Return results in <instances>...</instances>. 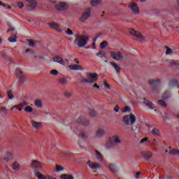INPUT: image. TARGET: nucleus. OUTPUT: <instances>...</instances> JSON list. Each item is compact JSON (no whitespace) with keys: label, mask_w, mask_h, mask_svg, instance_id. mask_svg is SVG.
<instances>
[{"label":"nucleus","mask_w":179,"mask_h":179,"mask_svg":"<svg viewBox=\"0 0 179 179\" xmlns=\"http://www.w3.org/2000/svg\"><path fill=\"white\" fill-rule=\"evenodd\" d=\"M98 75L96 73H90L87 74V79L82 78V83L92 85L97 82Z\"/></svg>","instance_id":"f257e3e1"},{"label":"nucleus","mask_w":179,"mask_h":179,"mask_svg":"<svg viewBox=\"0 0 179 179\" xmlns=\"http://www.w3.org/2000/svg\"><path fill=\"white\" fill-rule=\"evenodd\" d=\"M89 38L84 35H77L76 39H74V43L78 45V48H83L88 43Z\"/></svg>","instance_id":"f03ea898"},{"label":"nucleus","mask_w":179,"mask_h":179,"mask_svg":"<svg viewBox=\"0 0 179 179\" xmlns=\"http://www.w3.org/2000/svg\"><path fill=\"white\" fill-rule=\"evenodd\" d=\"M122 121L125 125L131 126L136 122V117L133 115H127L123 116Z\"/></svg>","instance_id":"7ed1b4c3"},{"label":"nucleus","mask_w":179,"mask_h":179,"mask_svg":"<svg viewBox=\"0 0 179 179\" xmlns=\"http://www.w3.org/2000/svg\"><path fill=\"white\" fill-rule=\"evenodd\" d=\"M110 57L117 62H122L124 57H122L121 52H110Z\"/></svg>","instance_id":"20e7f679"},{"label":"nucleus","mask_w":179,"mask_h":179,"mask_svg":"<svg viewBox=\"0 0 179 179\" xmlns=\"http://www.w3.org/2000/svg\"><path fill=\"white\" fill-rule=\"evenodd\" d=\"M9 32H11V36L8 38V41H10V43H16L17 36H16V31H15L14 27H11L10 29L7 30V33Z\"/></svg>","instance_id":"39448f33"},{"label":"nucleus","mask_w":179,"mask_h":179,"mask_svg":"<svg viewBox=\"0 0 179 179\" xmlns=\"http://www.w3.org/2000/svg\"><path fill=\"white\" fill-rule=\"evenodd\" d=\"M130 34L132 36H136L137 41L143 42V40H145V37H143L140 32L136 31L134 29H131Z\"/></svg>","instance_id":"423d86ee"},{"label":"nucleus","mask_w":179,"mask_h":179,"mask_svg":"<svg viewBox=\"0 0 179 179\" xmlns=\"http://www.w3.org/2000/svg\"><path fill=\"white\" fill-rule=\"evenodd\" d=\"M31 167L35 170H40L43 169V164L38 160L31 161Z\"/></svg>","instance_id":"0eeeda50"},{"label":"nucleus","mask_w":179,"mask_h":179,"mask_svg":"<svg viewBox=\"0 0 179 179\" xmlns=\"http://www.w3.org/2000/svg\"><path fill=\"white\" fill-rule=\"evenodd\" d=\"M77 123L83 124L84 127L90 125V122L87 120L85 116H80L77 119Z\"/></svg>","instance_id":"6e6552de"},{"label":"nucleus","mask_w":179,"mask_h":179,"mask_svg":"<svg viewBox=\"0 0 179 179\" xmlns=\"http://www.w3.org/2000/svg\"><path fill=\"white\" fill-rule=\"evenodd\" d=\"M129 7H130L131 11H132V13H134V15H138L140 13L136 3H131V5L129 6Z\"/></svg>","instance_id":"1a4fd4ad"},{"label":"nucleus","mask_w":179,"mask_h":179,"mask_svg":"<svg viewBox=\"0 0 179 179\" xmlns=\"http://www.w3.org/2000/svg\"><path fill=\"white\" fill-rule=\"evenodd\" d=\"M16 76L17 77V79H19L20 84H22L25 82V77L20 70L16 69Z\"/></svg>","instance_id":"9d476101"},{"label":"nucleus","mask_w":179,"mask_h":179,"mask_svg":"<svg viewBox=\"0 0 179 179\" xmlns=\"http://www.w3.org/2000/svg\"><path fill=\"white\" fill-rule=\"evenodd\" d=\"M49 27L58 31L59 33H63V31H64V30L62 29V28H60L59 25H58L55 22L49 23Z\"/></svg>","instance_id":"9b49d317"},{"label":"nucleus","mask_w":179,"mask_h":179,"mask_svg":"<svg viewBox=\"0 0 179 179\" xmlns=\"http://www.w3.org/2000/svg\"><path fill=\"white\" fill-rule=\"evenodd\" d=\"M59 11H64L68 8V4L64 2L59 3L55 6Z\"/></svg>","instance_id":"f8f14e48"},{"label":"nucleus","mask_w":179,"mask_h":179,"mask_svg":"<svg viewBox=\"0 0 179 179\" xmlns=\"http://www.w3.org/2000/svg\"><path fill=\"white\" fill-rule=\"evenodd\" d=\"M91 16V10L88 9L84 12V13L80 17V20L82 22H85Z\"/></svg>","instance_id":"ddd939ff"},{"label":"nucleus","mask_w":179,"mask_h":179,"mask_svg":"<svg viewBox=\"0 0 179 179\" xmlns=\"http://www.w3.org/2000/svg\"><path fill=\"white\" fill-rule=\"evenodd\" d=\"M141 156L143 159L146 161H149L151 158H152V152L150 151H145L141 153Z\"/></svg>","instance_id":"4468645a"},{"label":"nucleus","mask_w":179,"mask_h":179,"mask_svg":"<svg viewBox=\"0 0 179 179\" xmlns=\"http://www.w3.org/2000/svg\"><path fill=\"white\" fill-rule=\"evenodd\" d=\"M120 143L121 141H120V138L118 137V136H115L112 137V138H110V143L112 145H116L120 144Z\"/></svg>","instance_id":"2eb2a0df"},{"label":"nucleus","mask_w":179,"mask_h":179,"mask_svg":"<svg viewBox=\"0 0 179 179\" xmlns=\"http://www.w3.org/2000/svg\"><path fill=\"white\" fill-rule=\"evenodd\" d=\"M52 62L59 64L60 65L64 66V62L63 61V58L60 57V56H55L52 57Z\"/></svg>","instance_id":"dca6fc26"},{"label":"nucleus","mask_w":179,"mask_h":179,"mask_svg":"<svg viewBox=\"0 0 179 179\" xmlns=\"http://www.w3.org/2000/svg\"><path fill=\"white\" fill-rule=\"evenodd\" d=\"M71 71H83V69L78 64H71L68 66Z\"/></svg>","instance_id":"f3484780"},{"label":"nucleus","mask_w":179,"mask_h":179,"mask_svg":"<svg viewBox=\"0 0 179 179\" xmlns=\"http://www.w3.org/2000/svg\"><path fill=\"white\" fill-rule=\"evenodd\" d=\"M87 165H88V167L91 169H99V163H94L91 162V161H88L87 162Z\"/></svg>","instance_id":"a211bd4d"},{"label":"nucleus","mask_w":179,"mask_h":179,"mask_svg":"<svg viewBox=\"0 0 179 179\" xmlns=\"http://www.w3.org/2000/svg\"><path fill=\"white\" fill-rule=\"evenodd\" d=\"M96 136L98 138H102L104 136V129L103 128H99L96 131Z\"/></svg>","instance_id":"6ab92c4d"},{"label":"nucleus","mask_w":179,"mask_h":179,"mask_svg":"<svg viewBox=\"0 0 179 179\" xmlns=\"http://www.w3.org/2000/svg\"><path fill=\"white\" fill-rule=\"evenodd\" d=\"M30 123L31 124V126H33L34 129H39L40 127H41L42 126L41 122H38L33 120L30 122Z\"/></svg>","instance_id":"aec40b11"},{"label":"nucleus","mask_w":179,"mask_h":179,"mask_svg":"<svg viewBox=\"0 0 179 179\" xmlns=\"http://www.w3.org/2000/svg\"><path fill=\"white\" fill-rule=\"evenodd\" d=\"M27 103L26 101H23L19 103V105H16L13 106V108H10V110H13L14 108L17 109V108H24L27 106Z\"/></svg>","instance_id":"412c9836"},{"label":"nucleus","mask_w":179,"mask_h":179,"mask_svg":"<svg viewBox=\"0 0 179 179\" xmlns=\"http://www.w3.org/2000/svg\"><path fill=\"white\" fill-rule=\"evenodd\" d=\"M34 105L35 106V107H36L38 108H43V102L41 101V99L35 100V101L34 102Z\"/></svg>","instance_id":"4be33fe9"},{"label":"nucleus","mask_w":179,"mask_h":179,"mask_svg":"<svg viewBox=\"0 0 179 179\" xmlns=\"http://www.w3.org/2000/svg\"><path fill=\"white\" fill-rule=\"evenodd\" d=\"M12 155L10 153H7L6 155H5V157H3V159H2V162L3 163H8L10 160L12 159Z\"/></svg>","instance_id":"5701e85b"},{"label":"nucleus","mask_w":179,"mask_h":179,"mask_svg":"<svg viewBox=\"0 0 179 179\" xmlns=\"http://www.w3.org/2000/svg\"><path fill=\"white\" fill-rule=\"evenodd\" d=\"M151 134L156 137H159L161 136L160 131L156 128H154L152 130H151Z\"/></svg>","instance_id":"b1692460"},{"label":"nucleus","mask_w":179,"mask_h":179,"mask_svg":"<svg viewBox=\"0 0 179 179\" xmlns=\"http://www.w3.org/2000/svg\"><path fill=\"white\" fill-rule=\"evenodd\" d=\"M161 80L159 79H151L149 80V85H159L160 84Z\"/></svg>","instance_id":"393cba45"},{"label":"nucleus","mask_w":179,"mask_h":179,"mask_svg":"<svg viewBox=\"0 0 179 179\" xmlns=\"http://www.w3.org/2000/svg\"><path fill=\"white\" fill-rule=\"evenodd\" d=\"M143 101H145V102H143V103L145 105H146V106H148V108H149L150 110H153L154 109V106H152V103L148 102V101L146 100V99H145V98H143Z\"/></svg>","instance_id":"a878e982"},{"label":"nucleus","mask_w":179,"mask_h":179,"mask_svg":"<svg viewBox=\"0 0 179 179\" xmlns=\"http://www.w3.org/2000/svg\"><path fill=\"white\" fill-rule=\"evenodd\" d=\"M89 115L92 118H95L97 117V113L92 109L89 110Z\"/></svg>","instance_id":"bb28decb"},{"label":"nucleus","mask_w":179,"mask_h":179,"mask_svg":"<svg viewBox=\"0 0 179 179\" xmlns=\"http://www.w3.org/2000/svg\"><path fill=\"white\" fill-rule=\"evenodd\" d=\"M96 157L100 162H102L103 161V157H102V155H101V153H99L97 150H96Z\"/></svg>","instance_id":"cd10ccee"},{"label":"nucleus","mask_w":179,"mask_h":179,"mask_svg":"<svg viewBox=\"0 0 179 179\" xmlns=\"http://www.w3.org/2000/svg\"><path fill=\"white\" fill-rule=\"evenodd\" d=\"M169 154L171 155H176L179 157V150L173 149L169 152Z\"/></svg>","instance_id":"c85d7f7f"},{"label":"nucleus","mask_w":179,"mask_h":179,"mask_svg":"<svg viewBox=\"0 0 179 179\" xmlns=\"http://www.w3.org/2000/svg\"><path fill=\"white\" fill-rule=\"evenodd\" d=\"M36 6V2H34L30 5H27V8H29V11H33L35 10V6Z\"/></svg>","instance_id":"c756f323"},{"label":"nucleus","mask_w":179,"mask_h":179,"mask_svg":"<svg viewBox=\"0 0 179 179\" xmlns=\"http://www.w3.org/2000/svg\"><path fill=\"white\" fill-rule=\"evenodd\" d=\"M59 83H60V85H62V86H66L68 81L66 80V78H63L59 80Z\"/></svg>","instance_id":"7c9ffc66"},{"label":"nucleus","mask_w":179,"mask_h":179,"mask_svg":"<svg viewBox=\"0 0 179 179\" xmlns=\"http://www.w3.org/2000/svg\"><path fill=\"white\" fill-rule=\"evenodd\" d=\"M170 65L176 68L179 67V60H173L170 62Z\"/></svg>","instance_id":"2f4dec72"},{"label":"nucleus","mask_w":179,"mask_h":179,"mask_svg":"<svg viewBox=\"0 0 179 179\" xmlns=\"http://www.w3.org/2000/svg\"><path fill=\"white\" fill-rule=\"evenodd\" d=\"M13 169L15 171H19L20 169V165L17 162H14V164H13Z\"/></svg>","instance_id":"473e14b6"},{"label":"nucleus","mask_w":179,"mask_h":179,"mask_svg":"<svg viewBox=\"0 0 179 179\" xmlns=\"http://www.w3.org/2000/svg\"><path fill=\"white\" fill-rule=\"evenodd\" d=\"M60 178L62 179H73L72 175L63 174L60 176Z\"/></svg>","instance_id":"72a5a7b5"},{"label":"nucleus","mask_w":179,"mask_h":179,"mask_svg":"<svg viewBox=\"0 0 179 179\" xmlns=\"http://www.w3.org/2000/svg\"><path fill=\"white\" fill-rule=\"evenodd\" d=\"M35 176H36L38 179H48L47 177L44 176V175L40 173L39 172L36 173V174H35Z\"/></svg>","instance_id":"f704fd0d"},{"label":"nucleus","mask_w":179,"mask_h":179,"mask_svg":"<svg viewBox=\"0 0 179 179\" xmlns=\"http://www.w3.org/2000/svg\"><path fill=\"white\" fill-rule=\"evenodd\" d=\"M7 96H8V100L14 99V95L13 94V92L10 90L7 91Z\"/></svg>","instance_id":"c9c22d12"},{"label":"nucleus","mask_w":179,"mask_h":179,"mask_svg":"<svg viewBox=\"0 0 179 179\" xmlns=\"http://www.w3.org/2000/svg\"><path fill=\"white\" fill-rule=\"evenodd\" d=\"M110 66H112V67L115 69V71H116V72H120V67H118V65H117V64L111 62Z\"/></svg>","instance_id":"e433bc0d"},{"label":"nucleus","mask_w":179,"mask_h":179,"mask_svg":"<svg viewBox=\"0 0 179 179\" xmlns=\"http://www.w3.org/2000/svg\"><path fill=\"white\" fill-rule=\"evenodd\" d=\"M99 0H92L91 1V6L93 7H96V6H99Z\"/></svg>","instance_id":"4c0bfd02"},{"label":"nucleus","mask_w":179,"mask_h":179,"mask_svg":"<svg viewBox=\"0 0 179 179\" xmlns=\"http://www.w3.org/2000/svg\"><path fill=\"white\" fill-rule=\"evenodd\" d=\"M106 52H104L103 51H101L97 53V57L99 58H104L106 57Z\"/></svg>","instance_id":"58836bf2"},{"label":"nucleus","mask_w":179,"mask_h":179,"mask_svg":"<svg viewBox=\"0 0 179 179\" xmlns=\"http://www.w3.org/2000/svg\"><path fill=\"white\" fill-rule=\"evenodd\" d=\"M77 135H78L82 139H86L87 138V134L84 131H81L80 134H78V133L76 132Z\"/></svg>","instance_id":"ea45409f"},{"label":"nucleus","mask_w":179,"mask_h":179,"mask_svg":"<svg viewBox=\"0 0 179 179\" xmlns=\"http://www.w3.org/2000/svg\"><path fill=\"white\" fill-rule=\"evenodd\" d=\"M24 110L27 113H32L33 112V108L31 106H27L24 108Z\"/></svg>","instance_id":"a19ab883"},{"label":"nucleus","mask_w":179,"mask_h":179,"mask_svg":"<svg viewBox=\"0 0 179 179\" xmlns=\"http://www.w3.org/2000/svg\"><path fill=\"white\" fill-rule=\"evenodd\" d=\"M157 103L164 108H166V103L163 100L157 101Z\"/></svg>","instance_id":"79ce46f5"},{"label":"nucleus","mask_w":179,"mask_h":179,"mask_svg":"<svg viewBox=\"0 0 179 179\" xmlns=\"http://www.w3.org/2000/svg\"><path fill=\"white\" fill-rule=\"evenodd\" d=\"M131 112V108L129 106H124L123 108L122 113H130Z\"/></svg>","instance_id":"37998d69"},{"label":"nucleus","mask_w":179,"mask_h":179,"mask_svg":"<svg viewBox=\"0 0 179 179\" xmlns=\"http://www.w3.org/2000/svg\"><path fill=\"white\" fill-rule=\"evenodd\" d=\"M63 170H64V169L59 165H57L56 166V170H55V172L58 173V172H60V171H62Z\"/></svg>","instance_id":"c03bdc74"},{"label":"nucleus","mask_w":179,"mask_h":179,"mask_svg":"<svg viewBox=\"0 0 179 179\" xmlns=\"http://www.w3.org/2000/svg\"><path fill=\"white\" fill-rule=\"evenodd\" d=\"M109 169H110V171H111L112 173H116V171H117V170H116V166H115L114 165H110V166H109Z\"/></svg>","instance_id":"a18cd8bd"},{"label":"nucleus","mask_w":179,"mask_h":179,"mask_svg":"<svg viewBox=\"0 0 179 179\" xmlns=\"http://www.w3.org/2000/svg\"><path fill=\"white\" fill-rule=\"evenodd\" d=\"M108 43L107 41H103L101 43L100 48L102 49H104L106 47H107Z\"/></svg>","instance_id":"49530a36"},{"label":"nucleus","mask_w":179,"mask_h":179,"mask_svg":"<svg viewBox=\"0 0 179 179\" xmlns=\"http://www.w3.org/2000/svg\"><path fill=\"white\" fill-rule=\"evenodd\" d=\"M64 96H66L68 99L72 97V92H66V93H64Z\"/></svg>","instance_id":"de8ad7c7"},{"label":"nucleus","mask_w":179,"mask_h":179,"mask_svg":"<svg viewBox=\"0 0 179 179\" xmlns=\"http://www.w3.org/2000/svg\"><path fill=\"white\" fill-rule=\"evenodd\" d=\"M166 55H171V53L173 52V50L169 48L168 47H166Z\"/></svg>","instance_id":"09e8293b"},{"label":"nucleus","mask_w":179,"mask_h":179,"mask_svg":"<svg viewBox=\"0 0 179 179\" xmlns=\"http://www.w3.org/2000/svg\"><path fill=\"white\" fill-rule=\"evenodd\" d=\"M102 35V34H99L96 35V37L94 38H93V44L94 45V43H96V41H97V39H99V38Z\"/></svg>","instance_id":"8fccbe9b"},{"label":"nucleus","mask_w":179,"mask_h":179,"mask_svg":"<svg viewBox=\"0 0 179 179\" xmlns=\"http://www.w3.org/2000/svg\"><path fill=\"white\" fill-rule=\"evenodd\" d=\"M66 34H68V36H72L73 35V31L71 29L68 28L66 29Z\"/></svg>","instance_id":"3c124183"},{"label":"nucleus","mask_w":179,"mask_h":179,"mask_svg":"<svg viewBox=\"0 0 179 179\" xmlns=\"http://www.w3.org/2000/svg\"><path fill=\"white\" fill-rule=\"evenodd\" d=\"M50 74H52V76H57L58 75V71L52 70V71H50Z\"/></svg>","instance_id":"603ef678"},{"label":"nucleus","mask_w":179,"mask_h":179,"mask_svg":"<svg viewBox=\"0 0 179 179\" xmlns=\"http://www.w3.org/2000/svg\"><path fill=\"white\" fill-rule=\"evenodd\" d=\"M27 41H29V45H30V47H34L35 45L34 41H31L30 40H27Z\"/></svg>","instance_id":"864d4df0"},{"label":"nucleus","mask_w":179,"mask_h":179,"mask_svg":"<svg viewBox=\"0 0 179 179\" xmlns=\"http://www.w3.org/2000/svg\"><path fill=\"white\" fill-rule=\"evenodd\" d=\"M17 7H19V8H22L24 7V3L18 2L17 3Z\"/></svg>","instance_id":"5fc2aeb1"},{"label":"nucleus","mask_w":179,"mask_h":179,"mask_svg":"<svg viewBox=\"0 0 179 179\" xmlns=\"http://www.w3.org/2000/svg\"><path fill=\"white\" fill-rule=\"evenodd\" d=\"M119 110H120V108L118 107L117 105H116V106H115V108H113V111L118 113Z\"/></svg>","instance_id":"6e6d98bb"},{"label":"nucleus","mask_w":179,"mask_h":179,"mask_svg":"<svg viewBox=\"0 0 179 179\" xmlns=\"http://www.w3.org/2000/svg\"><path fill=\"white\" fill-rule=\"evenodd\" d=\"M147 141H148V138H143V140H141L140 143L143 144V143H145Z\"/></svg>","instance_id":"4d7b16f0"},{"label":"nucleus","mask_w":179,"mask_h":179,"mask_svg":"<svg viewBox=\"0 0 179 179\" xmlns=\"http://www.w3.org/2000/svg\"><path fill=\"white\" fill-rule=\"evenodd\" d=\"M140 176V172L136 173L135 179H138V176Z\"/></svg>","instance_id":"13d9d810"},{"label":"nucleus","mask_w":179,"mask_h":179,"mask_svg":"<svg viewBox=\"0 0 179 179\" xmlns=\"http://www.w3.org/2000/svg\"><path fill=\"white\" fill-rule=\"evenodd\" d=\"M104 87H106V89H107V90H110V86L107 84H104Z\"/></svg>","instance_id":"bf43d9fd"},{"label":"nucleus","mask_w":179,"mask_h":179,"mask_svg":"<svg viewBox=\"0 0 179 179\" xmlns=\"http://www.w3.org/2000/svg\"><path fill=\"white\" fill-rule=\"evenodd\" d=\"M93 87H95V88H96L97 90H99V85H97V84H94V85H93Z\"/></svg>","instance_id":"052dcab7"},{"label":"nucleus","mask_w":179,"mask_h":179,"mask_svg":"<svg viewBox=\"0 0 179 179\" xmlns=\"http://www.w3.org/2000/svg\"><path fill=\"white\" fill-rule=\"evenodd\" d=\"M152 141H153V142H152V145H156V143H155L156 140H155V139H153Z\"/></svg>","instance_id":"680f3d73"},{"label":"nucleus","mask_w":179,"mask_h":179,"mask_svg":"<svg viewBox=\"0 0 179 179\" xmlns=\"http://www.w3.org/2000/svg\"><path fill=\"white\" fill-rule=\"evenodd\" d=\"M29 3H31V1H34L35 0H26Z\"/></svg>","instance_id":"e2e57ef3"},{"label":"nucleus","mask_w":179,"mask_h":179,"mask_svg":"<svg viewBox=\"0 0 179 179\" xmlns=\"http://www.w3.org/2000/svg\"><path fill=\"white\" fill-rule=\"evenodd\" d=\"M176 3L178 4V7H179V0H176Z\"/></svg>","instance_id":"0e129e2a"},{"label":"nucleus","mask_w":179,"mask_h":179,"mask_svg":"<svg viewBox=\"0 0 179 179\" xmlns=\"http://www.w3.org/2000/svg\"><path fill=\"white\" fill-rule=\"evenodd\" d=\"M17 110H19L20 112L22 111V109H21V108H15V110H17Z\"/></svg>","instance_id":"69168bd1"},{"label":"nucleus","mask_w":179,"mask_h":179,"mask_svg":"<svg viewBox=\"0 0 179 179\" xmlns=\"http://www.w3.org/2000/svg\"><path fill=\"white\" fill-rule=\"evenodd\" d=\"M152 92H153L154 93H157V92H156L155 88H154V90H152Z\"/></svg>","instance_id":"338daca9"},{"label":"nucleus","mask_w":179,"mask_h":179,"mask_svg":"<svg viewBox=\"0 0 179 179\" xmlns=\"http://www.w3.org/2000/svg\"><path fill=\"white\" fill-rule=\"evenodd\" d=\"M48 179H57V178H50V177H48Z\"/></svg>","instance_id":"774afa93"}]
</instances>
